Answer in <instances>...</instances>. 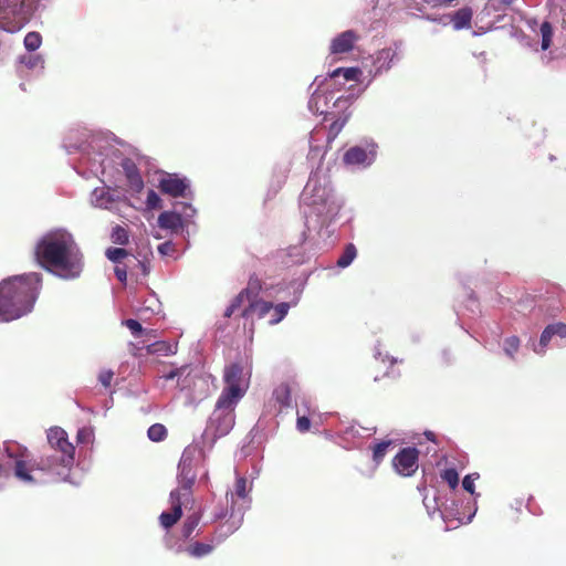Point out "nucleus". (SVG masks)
<instances>
[{"label":"nucleus","mask_w":566,"mask_h":566,"mask_svg":"<svg viewBox=\"0 0 566 566\" xmlns=\"http://www.w3.org/2000/svg\"><path fill=\"white\" fill-rule=\"evenodd\" d=\"M301 205L307 231L315 232L323 241L329 239L343 203L334 193L326 171L318 168L310 175L301 193Z\"/></svg>","instance_id":"nucleus-1"},{"label":"nucleus","mask_w":566,"mask_h":566,"mask_svg":"<svg viewBox=\"0 0 566 566\" xmlns=\"http://www.w3.org/2000/svg\"><path fill=\"white\" fill-rule=\"evenodd\" d=\"M35 258L41 268L65 281L77 280L85 266L81 247L65 228L43 233L35 244Z\"/></svg>","instance_id":"nucleus-2"},{"label":"nucleus","mask_w":566,"mask_h":566,"mask_svg":"<svg viewBox=\"0 0 566 566\" xmlns=\"http://www.w3.org/2000/svg\"><path fill=\"white\" fill-rule=\"evenodd\" d=\"M63 148L69 155H78L73 167L78 175L85 178H101L111 169L114 163L109 157L113 147L99 134L71 130L63 139Z\"/></svg>","instance_id":"nucleus-3"},{"label":"nucleus","mask_w":566,"mask_h":566,"mask_svg":"<svg viewBox=\"0 0 566 566\" xmlns=\"http://www.w3.org/2000/svg\"><path fill=\"white\" fill-rule=\"evenodd\" d=\"M42 285L40 273L30 272L0 283V323L19 319L32 312Z\"/></svg>","instance_id":"nucleus-4"},{"label":"nucleus","mask_w":566,"mask_h":566,"mask_svg":"<svg viewBox=\"0 0 566 566\" xmlns=\"http://www.w3.org/2000/svg\"><path fill=\"white\" fill-rule=\"evenodd\" d=\"M4 454L9 476L12 475L24 485L48 483V479L44 478L43 473L44 469L39 465L40 459L34 458L27 447L15 441L6 442Z\"/></svg>","instance_id":"nucleus-5"},{"label":"nucleus","mask_w":566,"mask_h":566,"mask_svg":"<svg viewBox=\"0 0 566 566\" xmlns=\"http://www.w3.org/2000/svg\"><path fill=\"white\" fill-rule=\"evenodd\" d=\"M326 78L316 76L310 86L313 90L310 101L308 109L314 114L335 116L336 113L347 111L350 105L349 96L338 95L334 91H325L324 86Z\"/></svg>","instance_id":"nucleus-6"},{"label":"nucleus","mask_w":566,"mask_h":566,"mask_svg":"<svg viewBox=\"0 0 566 566\" xmlns=\"http://www.w3.org/2000/svg\"><path fill=\"white\" fill-rule=\"evenodd\" d=\"M235 405L234 402L222 401V399L218 398L216 408L201 437L203 444H208L211 448L217 439L227 436L231 431L234 426Z\"/></svg>","instance_id":"nucleus-7"},{"label":"nucleus","mask_w":566,"mask_h":566,"mask_svg":"<svg viewBox=\"0 0 566 566\" xmlns=\"http://www.w3.org/2000/svg\"><path fill=\"white\" fill-rule=\"evenodd\" d=\"M196 214L197 210L192 205L180 202L175 205L174 210L161 212L157 223L160 229L186 239L190 235V227L195 226Z\"/></svg>","instance_id":"nucleus-8"},{"label":"nucleus","mask_w":566,"mask_h":566,"mask_svg":"<svg viewBox=\"0 0 566 566\" xmlns=\"http://www.w3.org/2000/svg\"><path fill=\"white\" fill-rule=\"evenodd\" d=\"M205 453L198 446H188L178 464V483L184 496H190L191 488L200 469L205 468Z\"/></svg>","instance_id":"nucleus-9"},{"label":"nucleus","mask_w":566,"mask_h":566,"mask_svg":"<svg viewBox=\"0 0 566 566\" xmlns=\"http://www.w3.org/2000/svg\"><path fill=\"white\" fill-rule=\"evenodd\" d=\"M32 0H0V29L14 33L29 20Z\"/></svg>","instance_id":"nucleus-10"},{"label":"nucleus","mask_w":566,"mask_h":566,"mask_svg":"<svg viewBox=\"0 0 566 566\" xmlns=\"http://www.w3.org/2000/svg\"><path fill=\"white\" fill-rule=\"evenodd\" d=\"M250 375L244 373L243 367L239 364H231L226 367L223 374L224 388L219 396L222 401H231L238 403L247 392L249 387Z\"/></svg>","instance_id":"nucleus-11"},{"label":"nucleus","mask_w":566,"mask_h":566,"mask_svg":"<svg viewBox=\"0 0 566 566\" xmlns=\"http://www.w3.org/2000/svg\"><path fill=\"white\" fill-rule=\"evenodd\" d=\"M566 338V324L555 322L546 325L542 331L538 340L530 338L528 346L539 357L546 355L551 345L559 346L557 340Z\"/></svg>","instance_id":"nucleus-12"},{"label":"nucleus","mask_w":566,"mask_h":566,"mask_svg":"<svg viewBox=\"0 0 566 566\" xmlns=\"http://www.w3.org/2000/svg\"><path fill=\"white\" fill-rule=\"evenodd\" d=\"M377 148L378 146L374 140H364L346 150L344 163L355 168L365 169L376 160Z\"/></svg>","instance_id":"nucleus-13"},{"label":"nucleus","mask_w":566,"mask_h":566,"mask_svg":"<svg viewBox=\"0 0 566 566\" xmlns=\"http://www.w3.org/2000/svg\"><path fill=\"white\" fill-rule=\"evenodd\" d=\"M51 451L62 453V463H74V446L69 441L67 433L61 427H52L46 431Z\"/></svg>","instance_id":"nucleus-14"},{"label":"nucleus","mask_w":566,"mask_h":566,"mask_svg":"<svg viewBox=\"0 0 566 566\" xmlns=\"http://www.w3.org/2000/svg\"><path fill=\"white\" fill-rule=\"evenodd\" d=\"M39 459V465L44 469L43 473L44 478L48 479V482L55 480L65 481L67 473L73 465V463H62V453L54 451L43 454Z\"/></svg>","instance_id":"nucleus-15"},{"label":"nucleus","mask_w":566,"mask_h":566,"mask_svg":"<svg viewBox=\"0 0 566 566\" xmlns=\"http://www.w3.org/2000/svg\"><path fill=\"white\" fill-rule=\"evenodd\" d=\"M251 490L252 483L248 484L244 476H237L234 490L227 492V499L231 502L230 510L244 514L251 505Z\"/></svg>","instance_id":"nucleus-16"},{"label":"nucleus","mask_w":566,"mask_h":566,"mask_svg":"<svg viewBox=\"0 0 566 566\" xmlns=\"http://www.w3.org/2000/svg\"><path fill=\"white\" fill-rule=\"evenodd\" d=\"M360 35L354 30H346L336 34L329 43V55L340 60L343 55L354 51Z\"/></svg>","instance_id":"nucleus-17"},{"label":"nucleus","mask_w":566,"mask_h":566,"mask_svg":"<svg viewBox=\"0 0 566 566\" xmlns=\"http://www.w3.org/2000/svg\"><path fill=\"white\" fill-rule=\"evenodd\" d=\"M418 450L416 448H403L392 459L395 471L401 476H411L418 470Z\"/></svg>","instance_id":"nucleus-18"},{"label":"nucleus","mask_w":566,"mask_h":566,"mask_svg":"<svg viewBox=\"0 0 566 566\" xmlns=\"http://www.w3.org/2000/svg\"><path fill=\"white\" fill-rule=\"evenodd\" d=\"M423 504L427 509V512L430 516H433V514L436 513V511H438L440 513V516L442 517V520L448 524L447 525V528L449 527H457L459 524H468L472 521V518L474 517L475 513H476V506H475V503L473 504V509L472 511L469 513V515L465 517L464 515H460L459 516H455L454 518H451L452 516V513L451 512H448L447 509L442 510L438 503V499L434 496L432 499V503L430 502V500L428 499V496H424L423 499Z\"/></svg>","instance_id":"nucleus-19"},{"label":"nucleus","mask_w":566,"mask_h":566,"mask_svg":"<svg viewBox=\"0 0 566 566\" xmlns=\"http://www.w3.org/2000/svg\"><path fill=\"white\" fill-rule=\"evenodd\" d=\"M189 496H184L181 493V490H172L170 492V504L171 510L169 512L165 511L159 516L160 525L168 530L172 525H175L178 520L182 515V505L186 500H188Z\"/></svg>","instance_id":"nucleus-20"},{"label":"nucleus","mask_w":566,"mask_h":566,"mask_svg":"<svg viewBox=\"0 0 566 566\" xmlns=\"http://www.w3.org/2000/svg\"><path fill=\"white\" fill-rule=\"evenodd\" d=\"M261 282L256 277H252L249 281L247 289L241 291L230 303L224 311L226 317H231L238 310H240L247 302L258 298L261 290Z\"/></svg>","instance_id":"nucleus-21"},{"label":"nucleus","mask_w":566,"mask_h":566,"mask_svg":"<svg viewBox=\"0 0 566 566\" xmlns=\"http://www.w3.org/2000/svg\"><path fill=\"white\" fill-rule=\"evenodd\" d=\"M189 186L190 184L187 178H181L175 174H166L159 180V189L161 192L171 197H185Z\"/></svg>","instance_id":"nucleus-22"},{"label":"nucleus","mask_w":566,"mask_h":566,"mask_svg":"<svg viewBox=\"0 0 566 566\" xmlns=\"http://www.w3.org/2000/svg\"><path fill=\"white\" fill-rule=\"evenodd\" d=\"M397 61H399V46L397 44L378 51L373 57L374 76L388 71Z\"/></svg>","instance_id":"nucleus-23"},{"label":"nucleus","mask_w":566,"mask_h":566,"mask_svg":"<svg viewBox=\"0 0 566 566\" xmlns=\"http://www.w3.org/2000/svg\"><path fill=\"white\" fill-rule=\"evenodd\" d=\"M118 201L119 196L106 187H96L90 196L93 207L111 211L116 209Z\"/></svg>","instance_id":"nucleus-24"},{"label":"nucleus","mask_w":566,"mask_h":566,"mask_svg":"<svg viewBox=\"0 0 566 566\" xmlns=\"http://www.w3.org/2000/svg\"><path fill=\"white\" fill-rule=\"evenodd\" d=\"M271 311V302L254 298L242 306L241 315L247 319L253 321L254 318L260 319L269 316Z\"/></svg>","instance_id":"nucleus-25"},{"label":"nucleus","mask_w":566,"mask_h":566,"mask_svg":"<svg viewBox=\"0 0 566 566\" xmlns=\"http://www.w3.org/2000/svg\"><path fill=\"white\" fill-rule=\"evenodd\" d=\"M119 164L126 176L130 190L134 192L142 191L144 188V181L134 160L129 158H122Z\"/></svg>","instance_id":"nucleus-26"},{"label":"nucleus","mask_w":566,"mask_h":566,"mask_svg":"<svg viewBox=\"0 0 566 566\" xmlns=\"http://www.w3.org/2000/svg\"><path fill=\"white\" fill-rule=\"evenodd\" d=\"M243 516L244 514L242 513L235 512L233 510L230 511L229 520L222 523L217 530L219 542L233 534L241 526Z\"/></svg>","instance_id":"nucleus-27"},{"label":"nucleus","mask_w":566,"mask_h":566,"mask_svg":"<svg viewBox=\"0 0 566 566\" xmlns=\"http://www.w3.org/2000/svg\"><path fill=\"white\" fill-rule=\"evenodd\" d=\"M473 11L469 7H463L450 14V23L453 24L454 30H462L470 28Z\"/></svg>","instance_id":"nucleus-28"},{"label":"nucleus","mask_w":566,"mask_h":566,"mask_svg":"<svg viewBox=\"0 0 566 566\" xmlns=\"http://www.w3.org/2000/svg\"><path fill=\"white\" fill-rule=\"evenodd\" d=\"M360 75L361 71L358 67H338L328 74L331 82H336L339 77L345 82L358 81Z\"/></svg>","instance_id":"nucleus-29"},{"label":"nucleus","mask_w":566,"mask_h":566,"mask_svg":"<svg viewBox=\"0 0 566 566\" xmlns=\"http://www.w3.org/2000/svg\"><path fill=\"white\" fill-rule=\"evenodd\" d=\"M501 347L509 359L516 360V355L521 348V338L516 335L507 336L502 340Z\"/></svg>","instance_id":"nucleus-30"},{"label":"nucleus","mask_w":566,"mask_h":566,"mask_svg":"<svg viewBox=\"0 0 566 566\" xmlns=\"http://www.w3.org/2000/svg\"><path fill=\"white\" fill-rule=\"evenodd\" d=\"M147 353L153 355L169 356L177 353V343L164 340L155 342L147 346Z\"/></svg>","instance_id":"nucleus-31"},{"label":"nucleus","mask_w":566,"mask_h":566,"mask_svg":"<svg viewBox=\"0 0 566 566\" xmlns=\"http://www.w3.org/2000/svg\"><path fill=\"white\" fill-rule=\"evenodd\" d=\"M297 300L292 303L282 302L276 305L272 304V311L269 315V324L275 325L280 323L289 313L292 305H296Z\"/></svg>","instance_id":"nucleus-32"},{"label":"nucleus","mask_w":566,"mask_h":566,"mask_svg":"<svg viewBox=\"0 0 566 566\" xmlns=\"http://www.w3.org/2000/svg\"><path fill=\"white\" fill-rule=\"evenodd\" d=\"M21 64L29 70L41 72L44 69V59L41 54H33L32 52L21 55L19 57Z\"/></svg>","instance_id":"nucleus-33"},{"label":"nucleus","mask_w":566,"mask_h":566,"mask_svg":"<svg viewBox=\"0 0 566 566\" xmlns=\"http://www.w3.org/2000/svg\"><path fill=\"white\" fill-rule=\"evenodd\" d=\"M331 119H333V123L331 124V127H329V137L332 138H335L339 132L343 129V127L345 126V124L347 123L348 118H349V113H346V111H342V112H338L336 113V115L333 117V116H328Z\"/></svg>","instance_id":"nucleus-34"},{"label":"nucleus","mask_w":566,"mask_h":566,"mask_svg":"<svg viewBox=\"0 0 566 566\" xmlns=\"http://www.w3.org/2000/svg\"><path fill=\"white\" fill-rule=\"evenodd\" d=\"M273 398L281 407H289L292 402L291 388L287 384H281L273 390Z\"/></svg>","instance_id":"nucleus-35"},{"label":"nucleus","mask_w":566,"mask_h":566,"mask_svg":"<svg viewBox=\"0 0 566 566\" xmlns=\"http://www.w3.org/2000/svg\"><path fill=\"white\" fill-rule=\"evenodd\" d=\"M357 255V249L353 243H348L338 260L336 261V264L338 268L345 269L348 265L352 264V262L355 260Z\"/></svg>","instance_id":"nucleus-36"},{"label":"nucleus","mask_w":566,"mask_h":566,"mask_svg":"<svg viewBox=\"0 0 566 566\" xmlns=\"http://www.w3.org/2000/svg\"><path fill=\"white\" fill-rule=\"evenodd\" d=\"M541 33V48L543 51L547 50L551 46L552 43V36H553V27L549 22L545 21L541 24L539 28Z\"/></svg>","instance_id":"nucleus-37"},{"label":"nucleus","mask_w":566,"mask_h":566,"mask_svg":"<svg viewBox=\"0 0 566 566\" xmlns=\"http://www.w3.org/2000/svg\"><path fill=\"white\" fill-rule=\"evenodd\" d=\"M200 522V516L196 513L189 515L182 525V537L189 538Z\"/></svg>","instance_id":"nucleus-38"},{"label":"nucleus","mask_w":566,"mask_h":566,"mask_svg":"<svg viewBox=\"0 0 566 566\" xmlns=\"http://www.w3.org/2000/svg\"><path fill=\"white\" fill-rule=\"evenodd\" d=\"M212 549H213L212 545L197 542V543L190 545L187 548V552L189 553V555H191L193 557H202V556L210 554L212 552Z\"/></svg>","instance_id":"nucleus-39"},{"label":"nucleus","mask_w":566,"mask_h":566,"mask_svg":"<svg viewBox=\"0 0 566 566\" xmlns=\"http://www.w3.org/2000/svg\"><path fill=\"white\" fill-rule=\"evenodd\" d=\"M111 239L116 244L125 245L129 241V235L125 228L116 226L112 230Z\"/></svg>","instance_id":"nucleus-40"},{"label":"nucleus","mask_w":566,"mask_h":566,"mask_svg":"<svg viewBox=\"0 0 566 566\" xmlns=\"http://www.w3.org/2000/svg\"><path fill=\"white\" fill-rule=\"evenodd\" d=\"M167 430L164 424L155 423L151 424L147 431L148 438L154 442H159L165 439Z\"/></svg>","instance_id":"nucleus-41"},{"label":"nucleus","mask_w":566,"mask_h":566,"mask_svg":"<svg viewBox=\"0 0 566 566\" xmlns=\"http://www.w3.org/2000/svg\"><path fill=\"white\" fill-rule=\"evenodd\" d=\"M24 46L29 52L38 50L42 43V38L38 32H29L24 36Z\"/></svg>","instance_id":"nucleus-42"},{"label":"nucleus","mask_w":566,"mask_h":566,"mask_svg":"<svg viewBox=\"0 0 566 566\" xmlns=\"http://www.w3.org/2000/svg\"><path fill=\"white\" fill-rule=\"evenodd\" d=\"M390 444V441H381L375 444L373 448V459L377 464L382 461Z\"/></svg>","instance_id":"nucleus-43"},{"label":"nucleus","mask_w":566,"mask_h":566,"mask_svg":"<svg viewBox=\"0 0 566 566\" xmlns=\"http://www.w3.org/2000/svg\"><path fill=\"white\" fill-rule=\"evenodd\" d=\"M479 479V474L478 473H471V474H468L463 478L462 480V488L469 492L471 495L479 497L480 494L479 493H475V481Z\"/></svg>","instance_id":"nucleus-44"},{"label":"nucleus","mask_w":566,"mask_h":566,"mask_svg":"<svg viewBox=\"0 0 566 566\" xmlns=\"http://www.w3.org/2000/svg\"><path fill=\"white\" fill-rule=\"evenodd\" d=\"M127 254V251L123 248H108L105 252L106 258L114 263H119Z\"/></svg>","instance_id":"nucleus-45"},{"label":"nucleus","mask_w":566,"mask_h":566,"mask_svg":"<svg viewBox=\"0 0 566 566\" xmlns=\"http://www.w3.org/2000/svg\"><path fill=\"white\" fill-rule=\"evenodd\" d=\"M441 478L449 484L452 490H455L459 485V474L455 469H447L442 472Z\"/></svg>","instance_id":"nucleus-46"},{"label":"nucleus","mask_w":566,"mask_h":566,"mask_svg":"<svg viewBox=\"0 0 566 566\" xmlns=\"http://www.w3.org/2000/svg\"><path fill=\"white\" fill-rule=\"evenodd\" d=\"M160 208H161L160 197L158 196V193L155 190L149 189L147 192V198H146V209L155 210V209H160Z\"/></svg>","instance_id":"nucleus-47"},{"label":"nucleus","mask_w":566,"mask_h":566,"mask_svg":"<svg viewBox=\"0 0 566 566\" xmlns=\"http://www.w3.org/2000/svg\"><path fill=\"white\" fill-rule=\"evenodd\" d=\"M76 439L78 443H91L94 439V432L93 429L90 427L81 428L77 431Z\"/></svg>","instance_id":"nucleus-48"},{"label":"nucleus","mask_w":566,"mask_h":566,"mask_svg":"<svg viewBox=\"0 0 566 566\" xmlns=\"http://www.w3.org/2000/svg\"><path fill=\"white\" fill-rule=\"evenodd\" d=\"M123 325H125L133 334L134 337H139L143 333L142 324L133 318H128L123 321Z\"/></svg>","instance_id":"nucleus-49"},{"label":"nucleus","mask_w":566,"mask_h":566,"mask_svg":"<svg viewBox=\"0 0 566 566\" xmlns=\"http://www.w3.org/2000/svg\"><path fill=\"white\" fill-rule=\"evenodd\" d=\"M186 370H187V367L182 366L180 368L171 369L169 373L165 374L163 377L166 380H172V379L177 378L178 381H180V378H181V376H184Z\"/></svg>","instance_id":"nucleus-50"},{"label":"nucleus","mask_w":566,"mask_h":566,"mask_svg":"<svg viewBox=\"0 0 566 566\" xmlns=\"http://www.w3.org/2000/svg\"><path fill=\"white\" fill-rule=\"evenodd\" d=\"M424 19L430 21V22L439 23V24H441L443 27H447L448 24H450V14L426 15Z\"/></svg>","instance_id":"nucleus-51"},{"label":"nucleus","mask_w":566,"mask_h":566,"mask_svg":"<svg viewBox=\"0 0 566 566\" xmlns=\"http://www.w3.org/2000/svg\"><path fill=\"white\" fill-rule=\"evenodd\" d=\"M113 376H114V373L112 370H102L99 374H98V381L104 386V387H109L111 386V382H112V379H113Z\"/></svg>","instance_id":"nucleus-52"},{"label":"nucleus","mask_w":566,"mask_h":566,"mask_svg":"<svg viewBox=\"0 0 566 566\" xmlns=\"http://www.w3.org/2000/svg\"><path fill=\"white\" fill-rule=\"evenodd\" d=\"M311 421L306 416H300L296 420V428L300 432H306L310 430Z\"/></svg>","instance_id":"nucleus-53"},{"label":"nucleus","mask_w":566,"mask_h":566,"mask_svg":"<svg viewBox=\"0 0 566 566\" xmlns=\"http://www.w3.org/2000/svg\"><path fill=\"white\" fill-rule=\"evenodd\" d=\"M512 3V0H500L499 4H492V6H485L482 13L490 14V10L493 9L495 11L503 10L504 8L509 7Z\"/></svg>","instance_id":"nucleus-54"},{"label":"nucleus","mask_w":566,"mask_h":566,"mask_svg":"<svg viewBox=\"0 0 566 566\" xmlns=\"http://www.w3.org/2000/svg\"><path fill=\"white\" fill-rule=\"evenodd\" d=\"M423 3L430 8H441L451 4V0H423Z\"/></svg>","instance_id":"nucleus-55"},{"label":"nucleus","mask_w":566,"mask_h":566,"mask_svg":"<svg viewBox=\"0 0 566 566\" xmlns=\"http://www.w3.org/2000/svg\"><path fill=\"white\" fill-rule=\"evenodd\" d=\"M375 357L377 359H380L382 363L389 361L390 366H392L394 364H396L398 361V359L395 357H390L388 355H382L378 347L375 350Z\"/></svg>","instance_id":"nucleus-56"},{"label":"nucleus","mask_w":566,"mask_h":566,"mask_svg":"<svg viewBox=\"0 0 566 566\" xmlns=\"http://www.w3.org/2000/svg\"><path fill=\"white\" fill-rule=\"evenodd\" d=\"M1 454H2L1 460L3 461V463L0 461V478H9V469H8V465H7L4 448L2 449V453Z\"/></svg>","instance_id":"nucleus-57"},{"label":"nucleus","mask_w":566,"mask_h":566,"mask_svg":"<svg viewBox=\"0 0 566 566\" xmlns=\"http://www.w3.org/2000/svg\"><path fill=\"white\" fill-rule=\"evenodd\" d=\"M115 275L117 277L118 281H120L122 283H125L126 282V279H127V271H126V268L125 266H120V265H117L115 268Z\"/></svg>","instance_id":"nucleus-58"},{"label":"nucleus","mask_w":566,"mask_h":566,"mask_svg":"<svg viewBox=\"0 0 566 566\" xmlns=\"http://www.w3.org/2000/svg\"><path fill=\"white\" fill-rule=\"evenodd\" d=\"M301 250L300 247H293L290 249L289 255L293 258V263H303L304 259L298 256V251Z\"/></svg>","instance_id":"nucleus-59"},{"label":"nucleus","mask_w":566,"mask_h":566,"mask_svg":"<svg viewBox=\"0 0 566 566\" xmlns=\"http://www.w3.org/2000/svg\"><path fill=\"white\" fill-rule=\"evenodd\" d=\"M168 247H169V243H163L158 247V250L160 253L165 254Z\"/></svg>","instance_id":"nucleus-60"},{"label":"nucleus","mask_w":566,"mask_h":566,"mask_svg":"<svg viewBox=\"0 0 566 566\" xmlns=\"http://www.w3.org/2000/svg\"><path fill=\"white\" fill-rule=\"evenodd\" d=\"M349 432H350V433H353V434H356V433L358 434V433H359V432H358V429H356V427H355V426H350V427L348 428V430L346 431V433H349Z\"/></svg>","instance_id":"nucleus-61"},{"label":"nucleus","mask_w":566,"mask_h":566,"mask_svg":"<svg viewBox=\"0 0 566 566\" xmlns=\"http://www.w3.org/2000/svg\"><path fill=\"white\" fill-rule=\"evenodd\" d=\"M226 515H227V513L221 511L220 513L216 514V517L223 518V517H226Z\"/></svg>","instance_id":"nucleus-62"},{"label":"nucleus","mask_w":566,"mask_h":566,"mask_svg":"<svg viewBox=\"0 0 566 566\" xmlns=\"http://www.w3.org/2000/svg\"><path fill=\"white\" fill-rule=\"evenodd\" d=\"M387 376H390V377H397L399 374L398 373H394V371H387L386 373Z\"/></svg>","instance_id":"nucleus-63"},{"label":"nucleus","mask_w":566,"mask_h":566,"mask_svg":"<svg viewBox=\"0 0 566 566\" xmlns=\"http://www.w3.org/2000/svg\"><path fill=\"white\" fill-rule=\"evenodd\" d=\"M426 436L429 440H433V433L432 432H426Z\"/></svg>","instance_id":"nucleus-64"}]
</instances>
